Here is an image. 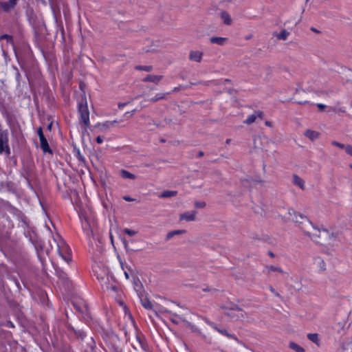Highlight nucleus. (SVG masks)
Wrapping results in <instances>:
<instances>
[{
	"label": "nucleus",
	"mask_w": 352,
	"mask_h": 352,
	"mask_svg": "<svg viewBox=\"0 0 352 352\" xmlns=\"http://www.w3.org/2000/svg\"><path fill=\"white\" fill-rule=\"evenodd\" d=\"M78 111L80 115V122L85 125V129L86 130L89 125V111L85 97L82 98L81 101L78 102Z\"/></svg>",
	"instance_id": "obj_1"
},
{
	"label": "nucleus",
	"mask_w": 352,
	"mask_h": 352,
	"mask_svg": "<svg viewBox=\"0 0 352 352\" xmlns=\"http://www.w3.org/2000/svg\"><path fill=\"white\" fill-rule=\"evenodd\" d=\"M10 153L8 131L3 129L0 124V154H4L6 157H9Z\"/></svg>",
	"instance_id": "obj_2"
},
{
	"label": "nucleus",
	"mask_w": 352,
	"mask_h": 352,
	"mask_svg": "<svg viewBox=\"0 0 352 352\" xmlns=\"http://www.w3.org/2000/svg\"><path fill=\"white\" fill-rule=\"evenodd\" d=\"M226 314L230 317L232 320H243L245 318V312L236 305H234L231 308L228 309L226 312Z\"/></svg>",
	"instance_id": "obj_3"
},
{
	"label": "nucleus",
	"mask_w": 352,
	"mask_h": 352,
	"mask_svg": "<svg viewBox=\"0 0 352 352\" xmlns=\"http://www.w3.org/2000/svg\"><path fill=\"white\" fill-rule=\"evenodd\" d=\"M96 276L98 280L100 281L101 286L106 289H112L115 290L116 287L115 285H112L110 284V280L112 279L111 277L109 276V271L106 270L104 272L103 274H99L97 272Z\"/></svg>",
	"instance_id": "obj_4"
},
{
	"label": "nucleus",
	"mask_w": 352,
	"mask_h": 352,
	"mask_svg": "<svg viewBox=\"0 0 352 352\" xmlns=\"http://www.w3.org/2000/svg\"><path fill=\"white\" fill-rule=\"evenodd\" d=\"M135 340L142 352H153L152 348L148 344L147 340L143 334L137 333Z\"/></svg>",
	"instance_id": "obj_5"
},
{
	"label": "nucleus",
	"mask_w": 352,
	"mask_h": 352,
	"mask_svg": "<svg viewBox=\"0 0 352 352\" xmlns=\"http://www.w3.org/2000/svg\"><path fill=\"white\" fill-rule=\"evenodd\" d=\"M57 245L60 256L64 261L69 263L71 261L69 247L65 245L63 241L60 244L58 243Z\"/></svg>",
	"instance_id": "obj_6"
},
{
	"label": "nucleus",
	"mask_w": 352,
	"mask_h": 352,
	"mask_svg": "<svg viewBox=\"0 0 352 352\" xmlns=\"http://www.w3.org/2000/svg\"><path fill=\"white\" fill-rule=\"evenodd\" d=\"M263 272L267 274H270L272 272H275L287 277L289 276V274L286 272H284L281 267L272 265H266L263 270Z\"/></svg>",
	"instance_id": "obj_7"
},
{
	"label": "nucleus",
	"mask_w": 352,
	"mask_h": 352,
	"mask_svg": "<svg viewBox=\"0 0 352 352\" xmlns=\"http://www.w3.org/2000/svg\"><path fill=\"white\" fill-rule=\"evenodd\" d=\"M19 0H9L8 1H0V10L8 12L17 5Z\"/></svg>",
	"instance_id": "obj_8"
},
{
	"label": "nucleus",
	"mask_w": 352,
	"mask_h": 352,
	"mask_svg": "<svg viewBox=\"0 0 352 352\" xmlns=\"http://www.w3.org/2000/svg\"><path fill=\"white\" fill-rule=\"evenodd\" d=\"M288 214L289 216H292V215L295 216V218L292 219V220L294 221H295L296 223H302L303 222V221H299L298 219V217H300V219L306 221L307 222L308 225L312 226L311 222L309 221V220L307 219V217L306 216H304L300 213H296V211L291 208H288Z\"/></svg>",
	"instance_id": "obj_9"
},
{
	"label": "nucleus",
	"mask_w": 352,
	"mask_h": 352,
	"mask_svg": "<svg viewBox=\"0 0 352 352\" xmlns=\"http://www.w3.org/2000/svg\"><path fill=\"white\" fill-rule=\"evenodd\" d=\"M163 313H166V314H168V318L170 319V320L173 322L174 324H179V320H181L182 318L181 316H179V315L175 314V313H173L171 311L164 308L162 309V311Z\"/></svg>",
	"instance_id": "obj_10"
},
{
	"label": "nucleus",
	"mask_w": 352,
	"mask_h": 352,
	"mask_svg": "<svg viewBox=\"0 0 352 352\" xmlns=\"http://www.w3.org/2000/svg\"><path fill=\"white\" fill-rule=\"evenodd\" d=\"M219 16L225 25H230L232 23L231 16L227 11L221 10L219 12Z\"/></svg>",
	"instance_id": "obj_11"
},
{
	"label": "nucleus",
	"mask_w": 352,
	"mask_h": 352,
	"mask_svg": "<svg viewBox=\"0 0 352 352\" xmlns=\"http://www.w3.org/2000/svg\"><path fill=\"white\" fill-rule=\"evenodd\" d=\"M197 212L195 210H191L186 212L180 215V220H186L187 221H194L195 219Z\"/></svg>",
	"instance_id": "obj_12"
},
{
	"label": "nucleus",
	"mask_w": 352,
	"mask_h": 352,
	"mask_svg": "<svg viewBox=\"0 0 352 352\" xmlns=\"http://www.w3.org/2000/svg\"><path fill=\"white\" fill-rule=\"evenodd\" d=\"M262 118L263 117V112L262 111H255L253 114L250 115L248 116L246 120L244 121L245 124H250L255 122L256 118Z\"/></svg>",
	"instance_id": "obj_13"
},
{
	"label": "nucleus",
	"mask_w": 352,
	"mask_h": 352,
	"mask_svg": "<svg viewBox=\"0 0 352 352\" xmlns=\"http://www.w3.org/2000/svg\"><path fill=\"white\" fill-rule=\"evenodd\" d=\"M73 305L76 311L85 315L88 311L87 306L83 302H73Z\"/></svg>",
	"instance_id": "obj_14"
},
{
	"label": "nucleus",
	"mask_w": 352,
	"mask_h": 352,
	"mask_svg": "<svg viewBox=\"0 0 352 352\" xmlns=\"http://www.w3.org/2000/svg\"><path fill=\"white\" fill-rule=\"evenodd\" d=\"M314 263L318 268L320 272H324L326 270V264L321 257H315L314 259Z\"/></svg>",
	"instance_id": "obj_15"
},
{
	"label": "nucleus",
	"mask_w": 352,
	"mask_h": 352,
	"mask_svg": "<svg viewBox=\"0 0 352 352\" xmlns=\"http://www.w3.org/2000/svg\"><path fill=\"white\" fill-rule=\"evenodd\" d=\"M203 56V53L199 51H191L189 54V58L192 61L199 63Z\"/></svg>",
	"instance_id": "obj_16"
},
{
	"label": "nucleus",
	"mask_w": 352,
	"mask_h": 352,
	"mask_svg": "<svg viewBox=\"0 0 352 352\" xmlns=\"http://www.w3.org/2000/svg\"><path fill=\"white\" fill-rule=\"evenodd\" d=\"M163 78V76H157V75H147L144 79L143 82H152L155 84H158L160 81Z\"/></svg>",
	"instance_id": "obj_17"
},
{
	"label": "nucleus",
	"mask_w": 352,
	"mask_h": 352,
	"mask_svg": "<svg viewBox=\"0 0 352 352\" xmlns=\"http://www.w3.org/2000/svg\"><path fill=\"white\" fill-rule=\"evenodd\" d=\"M227 41L228 38L225 37L212 36L210 38L211 43L217 44L220 46L224 45Z\"/></svg>",
	"instance_id": "obj_18"
},
{
	"label": "nucleus",
	"mask_w": 352,
	"mask_h": 352,
	"mask_svg": "<svg viewBox=\"0 0 352 352\" xmlns=\"http://www.w3.org/2000/svg\"><path fill=\"white\" fill-rule=\"evenodd\" d=\"M41 143V148L44 153H52V151L50 148L47 140L45 138L39 139Z\"/></svg>",
	"instance_id": "obj_19"
},
{
	"label": "nucleus",
	"mask_w": 352,
	"mask_h": 352,
	"mask_svg": "<svg viewBox=\"0 0 352 352\" xmlns=\"http://www.w3.org/2000/svg\"><path fill=\"white\" fill-rule=\"evenodd\" d=\"M292 182L294 185L298 186L302 190H304L305 188V181L297 175H293Z\"/></svg>",
	"instance_id": "obj_20"
},
{
	"label": "nucleus",
	"mask_w": 352,
	"mask_h": 352,
	"mask_svg": "<svg viewBox=\"0 0 352 352\" xmlns=\"http://www.w3.org/2000/svg\"><path fill=\"white\" fill-rule=\"evenodd\" d=\"M304 135L310 139L311 141H314L318 139L320 136V133L316 131L308 129L305 131Z\"/></svg>",
	"instance_id": "obj_21"
},
{
	"label": "nucleus",
	"mask_w": 352,
	"mask_h": 352,
	"mask_svg": "<svg viewBox=\"0 0 352 352\" xmlns=\"http://www.w3.org/2000/svg\"><path fill=\"white\" fill-rule=\"evenodd\" d=\"M120 265L122 269L124 271V276L126 279H129L130 275L132 274L133 270L131 267L126 264H124L123 262L120 261Z\"/></svg>",
	"instance_id": "obj_22"
},
{
	"label": "nucleus",
	"mask_w": 352,
	"mask_h": 352,
	"mask_svg": "<svg viewBox=\"0 0 352 352\" xmlns=\"http://www.w3.org/2000/svg\"><path fill=\"white\" fill-rule=\"evenodd\" d=\"M89 227H90V226H89V223L88 221L87 220V219H85V221H82V228L84 230V231L86 232V234L88 236L93 235V231H92V230L90 229Z\"/></svg>",
	"instance_id": "obj_23"
},
{
	"label": "nucleus",
	"mask_w": 352,
	"mask_h": 352,
	"mask_svg": "<svg viewBox=\"0 0 352 352\" xmlns=\"http://www.w3.org/2000/svg\"><path fill=\"white\" fill-rule=\"evenodd\" d=\"M67 327L68 329L73 331L78 338H80L81 340L84 339V338L85 336V333L83 331L80 330V329L76 330L70 324H67Z\"/></svg>",
	"instance_id": "obj_24"
},
{
	"label": "nucleus",
	"mask_w": 352,
	"mask_h": 352,
	"mask_svg": "<svg viewBox=\"0 0 352 352\" xmlns=\"http://www.w3.org/2000/svg\"><path fill=\"white\" fill-rule=\"evenodd\" d=\"M185 232H186V230H177L170 231L166 234V240L169 241L175 235L184 234Z\"/></svg>",
	"instance_id": "obj_25"
},
{
	"label": "nucleus",
	"mask_w": 352,
	"mask_h": 352,
	"mask_svg": "<svg viewBox=\"0 0 352 352\" xmlns=\"http://www.w3.org/2000/svg\"><path fill=\"white\" fill-rule=\"evenodd\" d=\"M307 338L310 341L313 342L314 343H315L316 344L319 346L320 339H319V336L318 333H309V334H307Z\"/></svg>",
	"instance_id": "obj_26"
},
{
	"label": "nucleus",
	"mask_w": 352,
	"mask_h": 352,
	"mask_svg": "<svg viewBox=\"0 0 352 352\" xmlns=\"http://www.w3.org/2000/svg\"><path fill=\"white\" fill-rule=\"evenodd\" d=\"M289 346L296 352H305V350L296 342H291L289 344Z\"/></svg>",
	"instance_id": "obj_27"
},
{
	"label": "nucleus",
	"mask_w": 352,
	"mask_h": 352,
	"mask_svg": "<svg viewBox=\"0 0 352 352\" xmlns=\"http://www.w3.org/2000/svg\"><path fill=\"white\" fill-rule=\"evenodd\" d=\"M177 194L175 190H165L159 197L160 198H168L175 196Z\"/></svg>",
	"instance_id": "obj_28"
},
{
	"label": "nucleus",
	"mask_w": 352,
	"mask_h": 352,
	"mask_svg": "<svg viewBox=\"0 0 352 352\" xmlns=\"http://www.w3.org/2000/svg\"><path fill=\"white\" fill-rule=\"evenodd\" d=\"M120 175L124 179H134L136 177L135 175L129 173V171H127L126 170H121Z\"/></svg>",
	"instance_id": "obj_29"
},
{
	"label": "nucleus",
	"mask_w": 352,
	"mask_h": 352,
	"mask_svg": "<svg viewBox=\"0 0 352 352\" xmlns=\"http://www.w3.org/2000/svg\"><path fill=\"white\" fill-rule=\"evenodd\" d=\"M171 92H168V93H166V94H157L155 95V96L151 98L149 101L151 102H157L158 100H163L165 98V96L166 94H170Z\"/></svg>",
	"instance_id": "obj_30"
},
{
	"label": "nucleus",
	"mask_w": 352,
	"mask_h": 352,
	"mask_svg": "<svg viewBox=\"0 0 352 352\" xmlns=\"http://www.w3.org/2000/svg\"><path fill=\"white\" fill-rule=\"evenodd\" d=\"M289 35V32H288L286 30H283L278 34H276V38L279 40L285 41Z\"/></svg>",
	"instance_id": "obj_31"
},
{
	"label": "nucleus",
	"mask_w": 352,
	"mask_h": 352,
	"mask_svg": "<svg viewBox=\"0 0 352 352\" xmlns=\"http://www.w3.org/2000/svg\"><path fill=\"white\" fill-rule=\"evenodd\" d=\"M215 329L219 332L220 333L223 334V336L228 337V338H235V336L234 335H232L230 333H229L228 332L227 330L226 329H219V328H217L215 327Z\"/></svg>",
	"instance_id": "obj_32"
},
{
	"label": "nucleus",
	"mask_w": 352,
	"mask_h": 352,
	"mask_svg": "<svg viewBox=\"0 0 352 352\" xmlns=\"http://www.w3.org/2000/svg\"><path fill=\"white\" fill-rule=\"evenodd\" d=\"M135 69L151 72L153 69V67L151 65H138L135 67Z\"/></svg>",
	"instance_id": "obj_33"
},
{
	"label": "nucleus",
	"mask_w": 352,
	"mask_h": 352,
	"mask_svg": "<svg viewBox=\"0 0 352 352\" xmlns=\"http://www.w3.org/2000/svg\"><path fill=\"white\" fill-rule=\"evenodd\" d=\"M142 304L143 307L147 309H151L153 308V305L148 300H142Z\"/></svg>",
	"instance_id": "obj_34"
},
{
	"label": "nucleus",
	"mask_w": 352,
	"mask_h": 352,
	"mask_svg": "<svg viewBox=\"0 0 352 352\" xmlns=\"http://www.w3.org/2000/svg\"><path fill=\"white\" fill-rule=\"evenodd\" d=\"M6 39L7 42L13 44L12 37L8 34H3L0 36V40Z\"/></svg>",
	"instance_id": "obj_35"
},
{
	"label": "nucleus",
	"mask_w": 352,
	"mask_h": 352,
	"mask_svg": "<svg viewBox=\"0 0 352 352\" xmlns=\"http://www.w3.org/2000/svg\"><path fill=\"white\" fill-rule=\"evenodd\" d=\"M13 69H14L15 70V72H15V78H16V81H17L18 82H20V80H21V74H20V72H19V71L18 68H17L16 67H15V66H13Z\"/></svg>",
	"instance_id": "obj_36"
},
{
	"label": "nucleus",
	"mask_w": 352,
	"mask_h": 352,
	"mask_svg": "<svg viewBox=\"0 0 352 352\" xmlns=\"http://www.w3.org/2000/svg\"><path fill=\"white\" fill-rule=\"evenodd\" d=\"M124 232L129 236H134L137 234L136 231L130 230L129 228H125L124 230Z\"/></svg>",
	"instance_id": "obj_37"
},
{
	"label": "nucleus",
	"mask_w": 352,
	"mask_h": 352,
	"mask_svg": "<svg viewBox=\"0 0 352 352\" xmlns=\"http://www.w3.org/2000/svg\"><path fill=\"white\" fill-rule=\"evenodd\" d=\"M331 144L335 146L339 147L340 148H342V149H344L346 146L345 144L340 143L337 141H332Z\"/></svg>",
	"instance_id": "obj_38"
},
{
	"label": "nucleus",
	"mask_w": 352,
	"mask_h": 352,
	"mask_svg": "<svg viewBox=\"0 0 352 352\" xmlns=\"http://www.w3.org/2000/svg\"><path fill=\"white\" fill-rule=\"evenodd\" d=\"M344 149L347 154L352 156V145L346 144Z\"/></svg>",
	"instance_id": "obj_39"
},
{
	"label": "nucleus",
	"mask_w": 352,
	"mask_h": 352,
	"mask_svg": "<svg viewBox=\"0 0 352 352\" xmlns=\"http://www.w3.org/2000/svg\"><path fill=\"white\" fill-rule=\"evenodd\" d=\"M195 206L197 208H203L206 206V203L204 201H196Z\"/></svg>",
	"instance_id": "obj_40"
},
{
	"label": "nucleus",
	"mask_w": 352,
	"mask_h": 352,
	"mask_svg": "<svg viewBox=\"0 0 352 352\" xmlns=\"http://www.w3.org/2000/svg\"><path fill=\"white\" fill-rule=\"evenodd\" d=\"M202 291L206 292H210L211 294H214V292H216L217 289L214 288H211L210 287H206L202 289Z\"/></svg>",
	"instance_id": "obj_41"
},
{
	"label": "nucleus",
	"mask_w": 352,
	"mask_h": 352,
	"mask_svg": "<svg viewBox=\"0 0 352 352\" xmlns=\"http://www.w3.org/2000/svg\"><path fill=\"white\" fill-rule=\"evenodd\" d=\"M37 133H38V137H39V139L43 138H45L44 134H43V129H42V127H39V128L37 129Z\"/></svg>",
	"instance_id": "obj_42"
},
{
	"label": "nucleus",
	"mask_w": 352,
	"mask_h": 352,
	"mask_svg": "<svg viewBox=\"0 0 352 352\" xmlns=\"http://www.w3.org/2000/svg\"><path fill=\"white\" fill-rule=\"evenodd\" d=\"M59 278L63 281V283H67V278L66 277V275L63 273L59 276Z\"/></svg>",
	"instance_id": "obj_43"
},
{
	"label": "nucleus",
	"mask_w": 352,
	"mask_h": 352,
	"mask_svg": "<svg viewBox=\"0 0 352 352\" xmlns=\"http://www.w3.org/2000/svg\"><path fill=\"white\" fill-rule=\"evenodd\" d=\"M331 93H333V90H328V91H326V90H320L319 91V94L321 96H324V95H329V94Z\"/></svg>",
	"instance_id": "obj_44"
},
{
	"label": "nucleus",
	"mask_w": 352,
	"mask_h": 352,
	"mask_svg": "<svg viewBox=\"0 0 352 352\" xmlns=\"http://www.w3.org/2000/svg\"><path fill=\"white\" fill-rule=\"evenodd\" d=\"M123 199L126 201H133L135 200L134 199L131 198L129 196H124L123 197Z\"/></svg>",
	"instance_id": "obj_45"
},
{
	"label": "nucleus",
	"mask_w": 352,
	"mask_h": 352,
	"mask_svg": "<svg viewBox=\"0 0 352 352\" xmlns=\"http://www.w3.org/2000/svg\"><path fill=\"white\" fill-rule=\"evenodd\" d=\"M96 140L98 144H102L103 142V138L101 136H98Z\"/></svg>",
	"instance_id": "obj_46"
},
{
	"label": "nucleus",
	"mask_w": 352,
	"mask_h": 352,
	"mask_svg": "<svg viewBox=\"0 0 352 352\" xmlns=\"http://www.w3.org/2000/svg\"><path fill=\"white\" fill-rule=\"evenodd\" d=\"M317 107H318V109L320 110H324V108L326 107V105L325 104H321V103H318L317 104Z\"/></svg>",
	"instance_id": "obj_47"
},
{
	"label": "nucleus",
	"mask_w": 352,
	"mask_h": 352,
	"mask_svg": "<svg viewBox=\"0 0 352 352\" xmlns=\"http://www.w3.org/2000/svg\"><path fill=\"white\" fill-rule=\"evenodd\" d=\"M134 285L135 287H141V283L139 279L134 280Z\"/></svg>",
	"instance_id": "obj_48"
},
{
	"label": "nucleus",
	"mask_w": 352,
	"mask_h": 352,
	"mask_svg": "<svg viewBox=\"0 0 352 352\" xmlns=\"http://www.w3.org/2000/svg\"><path fill=\"white\" fill-rule=\"evenodd\" d=\"M183 87L180 85L179 87H175L173 90H172V92H176V91H179L181 89H182Z\"/></svg>",
	"instance_id": "obj_49"
},
{
	"label": "nucleus",
	"mask_w": 352,
	"mask_h": 352,
	"mask_svg": "<svg viewBox=\"0 0 352 352\" xmlns=\"http://www.w3.org/2000/svg\"><path fill=\"white\" fill-rule=\"evenodd\" d=\"M129 102H124V103H119L118 104V107L120 109H122L123 108L124 106H126Z\"/></svg>",
	"instance_id": "obj_50"
},
{
	"label": "nucleus",
	"mask_w": 352,
	"mask_h": 352,
	"mask_svg": "<svg viewBox=\"0 0 352 352\" xmlns=\"http://www.w3.org/2000/svg\"><path fill=\"white\" fill-rule=\"evenodd\" d=\"M136 111H137L136 109H133L131 112H126L125 113V115L130 114V116H133L134 115V113L136 112Z\"/></svg>",
	"instance_id": "obj_51"
},
{
	"label": "nucleus",
	"mask_w": 352,
	"mask_h": 352,
	"mask_svg": "<svg viewBox=\"0 0 352 352\" xmlns=\"http://www.w3.org/2000/svg\"><path fill=\"white\" fill-rule=\"evenodd\" d=\"M270 290L275 295L278 296V294L275 292V289L272 286L270 287Z\"/></svg>",
	"instance_id": "obj_52"
},
{
	"label": "nucleus",
	"mask_w": 352,
	"mask_h": 352,
	"mask_svg": "<svg viewBox=\"0 0 352 352\" xmlns=\"http://www.w3.org/2000/svg\"><path fill=\"white\" fill-rule=\"evenodd\" d=\"M114 122H116V121L109 122H107V124L105 125L109 127V126H112Z\"/></svg>",
	"instance_id": "obj_53"
},
{
	"label": "nucleus",
	"mask_w": 352,
	"mask_h": 352,
	"mask_svg": "<svg viewBox=\"0 0 352 352\" xmlns=\"http://www.w3.org/2000/svg\"><path fill=\"white\" fill-rule=\"evenodd\" d=\"M311 30L312 32H316V33H320V32L318 30L316 29L315 28H311Z\"/></svg>",
	"instance_id": "obj_54"
},
{
	"label": "nucleus",
	"mask_w": 352,
	"mask_h": 352,
	"mask_svg": "<svg viewBox=\"0 0 352 352\" xmlns=\"http://www.w3.org/2000/svg\"><path fill=\"white\" fill-rule=\"evenodd\" d=\"M268 255H269L270 257H272V258H274V254L272 252H271V251H269V252H268Z\"/></svg>",
	"instance_id": "obj_55"
},
{
	"label": "nucleus",
	"mask_w": 352,
	"mask_h": 352,
	"mask_svg": "<svg viewBox=\"0 0 352 352\" xmlns=\"http://www.w3.org/2000/svg\"><path fill=\"white\" fill-rule=\"evenodd\" d=\"M204 155V153L203 151H199L198 153V157H201Z\"/></svg>",
	"instance_id": "obj_56"
},
{
	"label": "nucleus",
	"mask_w": 352,
	"mask_h": 352,
	"mask_svg": "<svg viewBox=\"0 0 352 352\" xmlns=\"http://www.w3.org/2000/svg\"><path fill=\"white\" fill-rule=\"evenodd\" d=\"M115 352H122V349H119V348H116L115 349Z\"/></svg>",
	"instance_id": "obj_57"
},
{
	"label": "nucleus",
	"mask_w": 352,
	"mask_h": 352,
	"mask_svg": "<svg viewBox=\"0 0 352 352\" xmlns=\"http://www.w3.org/2000/svg\"><path fill=\"white\" fill-rule=\"evenodd\" d=\"M283 219L284 221H287L289 220L290 219L288 218V217H283Z\"/></svg>",
	"instance_id": "obj_58"
},
{
	"label": "nucleus",
	"mask_w": 352,
	"mask_h": 352,
	"mask_svg": "<svg viewBox=\"0 0 352 352\" xmlns=\"http://www.w3.org/2000/svg\"><path fill=\"white\" fill-rule=\"evenodd\" d=\"M265 124H266L267 126H271V122H269V121H266V122H265Z\"/></svg>",
	"instance_id": "obj_59"
},
{
	"label": "nucleus",
	"mask_w": 352,
	"mask_h": 352,
	"mask_svg": "<svg viewBox=\"0 0 352 352\" xmlns=\"http://www.w3.org/2000/svg\"><path fill=\"white\" fill-rule=\"evenodd\" d=\"M148 124H149V125H152V124H153V125H155V126H158V124H157L155 122H153L152 123H148Z\"/></svg>",
	"instance_id": "obj_60"
},
{
	"label": "nucleus",
	"mask_w": 352,
	"mask_h": 352,
	"mask_svg": "<svg viewBox=\"0 0 352 352\" xmlns=\"http://www.w3.org/2000/svg\"><path fill=\"white\" fill-rule=\"evenodd\" d=\"M132 346H133V348L135 350H136V351H138V347H137L135 345L132 344Z\"/></svg>",
	"instance_id": "obj_61"
},
{
	"label": "nucleus",
	"mask_w": 352,
	"mask_h": 352,
	"mask_svg": "<svg viewBox=\"0 0 352 352\" xmlns=\"http://www.w3.org/2000/svg\"><path fill=\"white\" fill-rule=\"evenodd\" d=\"M230 139H227L226 141V143L227 144H230Z\"/></svg>",
	"instance_id": "obj_62"
},
{
	"label": "nucleus",
	"mask_w": 352,
	"mask_h": 352,
	"mask_svg": "<svg viewBox=\"0 0 352 352\" xmlns=\"http://www.w3.org/2000/svg\"><path fill=\"white\" fill-rule=\"evenodd\" d=\"M51 127H52V124H49L47 126V129L50 130L51 129Z\"/></svg>",
	"instance_id": "obj_63"
},
{
	"label": "nucleus",
	"mask_w": 352,
	"mask_h": 352,
	"mask_svg": "<svg viewBox=\"0 0 352 352\" xmlns=\"http://www.w3.org/2000/svg\"><path fill=\"white\" fill-rule=\"evenodd\" d=\"M304 232H305V233L306 234H307V235L310 236V234H309V232H306L305 230H304Z\"/></svg>",
	"instance_id": "obj_64"
}]
</instances>
